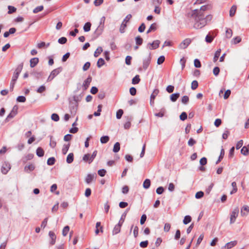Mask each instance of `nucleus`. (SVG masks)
<instances>
[{"label": "nucleus", "mask_w": 249, "mask_h": 249, "mask_svg": "<svg viewBox=\"0 0 249 249\" xmlns=\"http://www.w3.org/2000/svg\"><path fill=\"white\" fill-rule=\"evenodd\" d=\"M179 95L180 94L179 93H173L170 96V100L173 102H176L179 98Z\"/></svg>", "instance_id": "b1692460"}, {"label": "nucleus", "mask_w": 249, "mask_h": 249, "mask_svg": "<svg viewBox=\"0 0 249 249\" xmlns=\"http://www.w3.org/2000/svg\"><path fill=\"white\" fill-rule=\"evenodd\" d=\"M151 59V53H149L148 57L147 58H145L143 61L142 67H143V69L144 70H146L148 68V67L150 63Z\"/></svg>", "instance_id": "9d476101"}, {"label": "nucleus", "mask_w": 249, "mask_h": 249, "mask_svg": "<svg viewBox=\"0 0 249 249\" xmlns=\"http://www.w3.org/2000/svg\"><path fill=\"white\" fill-rule=\"evenodd\" d=\"M191 42V39L190 38H186L184 39L179 46L180 49H184L186 48Z\"/></svg>", "instance_id": "9b49d317"}, {"label": "nucleus", "mask_w": 249, "mask_h": 249, "mask_svg": "<svg viewBox=\"0 0 249 249\" xmlns=\"http://www.w3.org/2000/svg\"><path fill=\"white\" fill-rule=\"evenodd\" d=\"M236 6L235 5H233L230 11V16L232 17H233L236 12Z\"/></svg>", "instance_id": "c9c22d12"}, {"label": "nucleus", "mask_w": 249, "mask_h": 249, "mask_svg": "<svg viewBox=\"0 0 249 249\" xmlns=\"http://www.w3.org/2000/svg\"><path fill=\"white\" fill-rule=\"evenodd\" d=\"M105 19L106 18L104 16L100 18V24L95 31V33L98 36L101 35L103 31Z\"/></svg>", "instance_id": "7ed1b4c3"}, {"label": "nucleus", "mask_w": 249, "mask_h": 249, "mask_svg": "<svg viewBox=\"0 0 249 249\" xmlns=\"http://www.w3.org/2000/svg\"><path fill=\"white\" fill-rule=\"evenodd\" d=\"M70 147V144H64L62 149L63 154L65 155L67 153Z\"/></svg>", "instance_id": "4c0bfd02"}, {"label": "nucleus", "mask_w": 249, "mask_h": 249, "mask_svg": "<svg viewBox=\"0 0 249 249\" xmlns=\"http://www.w3.org/2000/svg\"><path fill=\"white\" fill-rule=\"evenodd\" d=\"M18 77L17 76V75H15L13 74V76L12 77V80H11V82L10 83V89L11 91H12L13 90L15 83H16L17 79L18 78Z\"/></svg>", "instance_id": "6ab92c4d"}, {"label": "nucleus", "mask_w": 249, "mask_h": 249, "mask_svg": "<svg viewBox=\"0 0 249 249\" xmlns=\"http://www.w3.org/2000/svg\"><path fill=\"white\" fill-rule=\"evenodd\" d=\"M43 6L40 5L36 7L33 10V13L35 14L39 12H40L43 10Z\"/></svg>", "instance_id": "3c124183"}, {"label": "nucleus", "mask_w": 249, "mask_h": 249, "mask_svg": "<svg viewBox=\"0 0 249 249\" xmlns=\"http://www.w3.org/2000/svg\"><path fill=\"white\" fill-rule=\"evenodd\" d=\"M241 153L245 156L248 155L249 154L248 148L246 146L243 147L241 149Z\"/></svg>", "instance_id": "c03bdc74"}, {"label": "nucleus", "mask_w": 249, "mask_h": 249, "mask_svg": "<svg viewBox=\"0 0 249 249\" xmlns=\"http://www.w3.org/2000/svg\"><path fill=\"white\" fill-rule=\"evenodd\" d=\"M91 26V24L90 22H86L83 27L84 31L86 32H88L90 30Z\"/></svg>", "instance_id": "a878e982"}, {"label": "nucleus", "mask_w": 249, "mask_h": 249, "mask_svg": "<svg viewBox=\"0 0 249 249\" xmlns=\"http://www.w3.org/2000/svg\"><path fill=\"white\" fill-rule=\"evenodd\" d=\"M165 112V109L164 108H162L160 112L155 113V115L158 117H162L164 116Z\"/></svg>", "instance_id": "a19ab883"}, {"label": "nucleus", "mask_w": 249, "mask_h": 249, "mask_svg": "<svg viewBox=\"0 0 249 249\" xmlns=\"http://www.w3.org/2000/svg\"><path fill=\"white\" fill-rule=\"evenodd\" d=\"M94 178V175L92 174H88L86 178V182L88 184L91 183Z\"/></svg>", "instance_id": "cd10ccee"}, {"label": "nucleus", "mask_w": 249, "mask_h": 249, "mask_svg": "<svg viewBox=\"0 0 249 249\" xmlns=\"http://www.w3.org/2000/svg\"><path fill=\"white\" fill-rule=\"evenodd\" d=\"M105 63V60L102 58H100L97 61V66L98 68H101Z\"/></svg>", "instance_id": "37998d69"}, {"label": "nucleus", "mask_w": 249, "mask_h": 249, "mask_svg": "<svg viewBox=\"0 0 249 249\" xmlns=\"http://www.w3.org/2000/svg\"><path fill=\"white\" fill-rule=\"evenodd\" d=\"M70 230V227L68 226H65L62 231V234L64 236H66Z\"/></svg>", "instance_id": "de8ad7c7"}, {"label": "nucleus", "mask_w": 249, "mask_h": 249, "mask_svg": "<svg viewBox=\"0 0 249 249\" xmlns=\"http://www.w3.org/2000/svg\"><path fill=\"white\" fill-rule=\"evenodd\" d=\"M36 155L39 157H42L44 156V151L41 147H38L36 151Z\"/></svg>", "instance_id": "393cba45"}, {"label": "nucleus", "mask_w": 249, "mask_h": 249, "mask_svg": "<svg viewBox=\"0 0 249 249\" xmlns=\"http://www.w3.org/2000/svg\"><path fill=\"white\" fill-rule=\"evenodd\" d=\"M232 31L231 29H227L226 31V36L227 38H230L232 36Z\"/></svg>", "instance_id": "603ef678"}, {"label": "nucleus", "mask_w": 249, "mask_h": 249, "mask_svg": "<svg viewBox=\"0 0 249 249\" xmlns=\"http://www.w3.org/2000/svg\"><path fill=\"white\" fill-rule=\"evenodd\" d=\"M210 7L211 6L209 5H203L201 7L199 10L195 9L193 10L191 15V19L193 20L196 19V17H198V14H201V15H204L203 12L209 9Z\"/></svg>", "instance_id": "f03ea898"}, {"label": "nucleus", "mask_w": 249, "mask_h": 249, "mask_svg": "<svg viewBox=\"0 0 249 249\" xmlns=\"http://www.w3.org/2000/svg\"><path fill=\"white\" fill-rule=\"evenodd\" d=\"M221 50L220 49H218L214 53L213 61L215 62L218 60L221 53Z\"/></svg>", "instance_id": "bb28decb"}, {"label": "nucleus", "mask_w": 249, "mask_h": 249, "mask_svg": "<svg viewBox=\"0 0 249 249\" xmlns=\"http://www.w3.org/2000/svg\"><path fill=\"white\" fill-rule=\"evenodd\" d=\"M67 41V39L65 37H61L58 40V42L61 44H64Z\"/></svg>", "instance_id": "6e6d98bb"}, {"label": "nucleus", "mask_w": 249, "mask_h": 249, "mask_svg": "<svg viewBox=\"0 0 249 249\" xmlns=\"http://www.w3.org/2000/svg\"><path fill=\"white\" fill-rule=\"evenodd\" d=\"M237 242L236 241H231L230 242L227 243L225 245V247L227 248V249H230L232 247H234V246H235Z\"/></svg>", "instance_id": "c85d7f7f"}, {"label": "nucleus", "mask_w": 249, "mask_h": 249, "mask_svg": "<svg viewBox=\"0 0 249 249\" xmlns=\"http://www.w3.org/2000/svg\"><path fill=\"white\" fill-rule=\"evenodd\" d=\"M160 41L159 40L154 41L152 43H149L148 45H150L149 49L154 50L158 48L159 46Z\"/></svg>", "instance_id": "ddd939ff"}, {"label": "nucleus", "mask_w": 249, "mask_h": 249, "mask_svg": "<svg viewBox=\"0 0 249 249\" xmlns=\"http://www.w3.org/2000/svg\"><path fill=\"white\" fill-rule=\"evenodd\" d=\"M8 9L9 10L8 11V14H12V13L15 12L17 10L16 8H15L14 6H10V5H9L8 6Z\"/></svg>", "instance_id": "a18cd8bd"}, {"label": "nucleus", "mask_w": 249, "mask_h": 249, "mask_svg": "<svg viewBox=\"0 0 249 249\" xmlns=\"http://www.w3.org/2000/svg\"><path fill=\"white\" fill-rule=\"evenodd\" d=\"M198 17H196V19L194 20V27L196 29H201L204 27L208 21H210L212 19L211 15H208L206 16L205 15L198 14Z\"/></svg>", "instance_id": "f257e3e1"}, {"label": "nucleus", "mask_w": 249, "mask_h": 249, "mask_svg": "<svg viewBox=\"0 0 249 249\" xmlns=\"http://www.w3.org/2000/svg\"><path fill=\"white\" fill-rule=\"evenodd\" d=\"M140 81V78L139 75H136L132 80V83L133 84H137Z\"/></svg>", "instance_id": "e433bc0d"}, {"label": "nucleus", "mask_w": 249, "mask_h": 249, "mask_svg": "<svg viewBox=\"0 0 249 249\" xmlns=\"http://www.w3.org/2000/svg\"><path fill=\"white\" fill-rule=\"evenodd\" d=\"M18 107L17 106H14L12 111L7 116L5 119V122H8L10 119L14 117L18 113Z\"/></svg>", "instance_id": "0eeeda50"}, {"label": "nucleus", "mask_w": 249, "mask_h": 249, "mask_svg": "<svg viewBox=\"0 0 249 249\" xmlns=\"http://www.w3.org/2000/svg\"><path fill=\"white\" fill-rule=\"evenodd\" d=\"M179 118L181 121H184L187 118V114L185 112H183L179 116Z\"/></svg>", "instance_id": "bf43d9fd"}, {"label": "nucleus", "mask_w": 249, "mask_h": 249, "mask_svg": "<svg viewBox=\"0 0 249 249\" xmlns=\"http://www.w3.org/2000/svg\"><path fill=\"white\" fill-rule=\"evenodd\" d=\"M198 86V84L197 81L196 80H194L192 82L191 89L193 90H195L197 88Z\"/></svg>", "instance_id": "8fccbe9b"}, {"label": "nucleus", "mask_w": 249, "mask_h": 249, "mask_svg": "<svg viewBox=\"0 0 249 249\" xmlns=\"http://www.w3.org/2000/svg\"><path fill=\"white\" fill-rule=\"evenodd\" d=\"M49 235L51 239V241H50V244L52 245H54L55 243L56 240V235L52 231H50L49 232Z\"/></svg>", "instance_id": "2eb2a0df"}, {"label": "nucleus", "mask_w": 249, "mask_h": 249, "mask_svg": "<svg viewBox=\"0 0 249 249\" xmlns=\"http://www.w3.org/2000/svg\"><path fill=\"white\" fill-rule=\"evenodd\" d=\"M10 169V164L8 162L5 161L2 165L1 172L3 174H6Z\"/></svg>", "instance_id": "6e6552de"}, {"label": "nucleus", "mask_w": 249, "mask_h": 249, "mask_svg": "<svg viewBox=\"0 0 249 249\" xmlns=\"http://www.w3.org/2000/svg\"><path fill=\"white\" fill-rule=\"evenodd\" d=\"M35 168V166L33 164H30L28 165H26L24 167V171L26 172L29 173L33 171Z\"/></svg>", "instance_id": "aec40b11"}, {"label": "nucleus", "mask_w": 249, "mask_h": 249, "mask_svg": "<svg viewBox=\"0 0 249 249\" xmlns=\"http://www.w3.org/2000/svg\"><path fill=\"white\" fill-rule=\"evenodd\" d=\"M159 93V90L158 89H155L153 91L150 96V104L151 105L154 104V100Z\"/></svg>", "instance_id": "4468645a"}, {"label": "nucleus", "mask_w": 249, "mask_h": 249, "mask_svg": "<svg viewBox=\"0 0 249 249\" xmlns=\"http://www.w3.org/2000/svg\"><path fill=\"white\" fill-rule=\"evenodd\" d=\"M204 196V193L202 191H199L196 194L195 197L197 199L202 198Z\"/></svg>", "instance_id": "680f3d73"}, {"label": "nucleus", "mask_w": 249, "mask_h": 249, "mask_svg": "<svg viewBox=\"0 0 249 249\" xmlns=\"http://www.w3.org/2000/svg\"><path fill=\"white\" fill-rule=\"evenodd\" d=\"M123 223L124 220H123L122 222L119 221V223L115 226L112 231L113 235L116 234L120 232L121 226Z\"/></svg>", "instance_id": "1a4fd4ad"}, {"label": "nucleus", "mask_w": 249, "mask_h": 249, "mask_svg": "<svg viewBox=\"0 0 249 249\" xmlns=\"http://www.w3.org/2000/svg\"><path fill=\"white\" fill-rule=\"evenodd\" d=\"M120 149V144L119 142H116L113 146V151L114 153H117L119 151Z\"/></svg>", "instance_id": "7c9ffc66"}, {"label": "nucleus", "mask_w": 249, "mask_h": 249, "mask_svg": "<svg viewBox=\"0 0 249 249\" xmlns=\"http://www.w3.org/2000/svg\"><path fill=\"white\" fill-rule=\"evenodd\" d=\"M103 52V49L101 47H99L95 51L94 56L96 57H98L99 54Z\"/></svg>", "instance_id": "ea45409f"}, {"label": "nucleus", "mask_w": 249, "mask_h": 249, "mask_svg": "<svg viewBox=\"0 0 249 249\" xmlns=\"http://www.w3.org/2000/svg\"><path fill=\"white\" fill-rule=\"evenodd\" d=\"M239 211V208L238 207H236L232 211L230 216V224H231L235 222L236 218L238 215Z\"/></svg>", "instance_id": "39448f33"}, {"label": "nucleus", "mask_w": 249, "mask_h": 249, "mask_svg": "<svg viewBox=\"0 0 249 249\" xmlns=\"http://www.w3.org/2000/svg\"><path fill=\"white\" fill-rule=\"evenodd\" d=\"M55 159L54 157L49 158L47 160V164L49 165H53L54 164Z\"/></svg>", "instance_id": "58836bf2"}, {"label": "nucleus", "mask_w": 249, "mask_h": 249, "mask_svg": "<svg viewBox=\"0 0 249 249\" xmlns=\"http://www.w3.org/2000/svg\"><path fill=\"white\" fill-rule=\"evenodd\" d=\"M194 65L195 67L199 68L201 66L200 61L198 59H195L194 60Z\"/></svg>", "instance_id": "052dcab7"}, {"label": "nucleus", "mask_w": 249, "mask_h": 249, "mask_svg": "<svg viewBox=\"0 0 249 249\" xmlns=\"http://www.w3.org/2000/svg\"><path fill=\"white\" fill-rule=\"evenodd\" d=\"M90 66V63L89 62H86L83 67V70L84 71H87Z\"/></svg>", "instance_id": "69168bd1"}, {"label": "nucleus", "mask_w": 249, "mask_h": 249, "mask_svg": "<svg viewBox=\"0 0 249 249\" xmlns=\"http://www.w3.org/2000/svg\"><path fill=\"white\" fill-rule=\"evenodd\" d=\"M18 102L24 103L26 101V98L23 96H19L17 98Z\"/></svg>", "instance_id": "0e129e2a"}, {"label": "nucleus", "mask_w": 249, "mask_h": 249, "mask_svg": "<svg viewBox=\"0 0 249 249\" xmlns=\"http://www.w3.org/2000/svg\"><path fill=\"white\" fill-rule=\"evenodd\" d=\"M51 119L55 122H57L59 120V117L57 114L53 113L51 116Z\"/></svg>", "instance_id": "13d9d810"}, {"label": "nucleus", "mask_w": 249, "mask_h": 249, "mask_svg": "<svg viewBox=\"0 0 249 249\" xmlns=\"http://www.w3.org/2000/svg\"><path fill=\"white\" fill-rule=\"evenodd\" d=\"M123 113H124V111L122 109H119L116 112V118L118 119H121L123 114Z\"/></svg>", "instance_id": "5fc2aeb1"}, {"label": "nucleus", "mask_w": 249, "mask_h": 249, "mask_svg": "<svg viewBox=\"0 0 249 249\" xmlns=\"http://www.w3.org/2000/svg\"><path fill=\"white\" fill-rule=\"evenodd\" d=\"M224 154H225L224 150L223 148H222L221 150V151H220V156H219V157L218 158V159L216 161V164H218L222 160V159L224 157Z\"/></svg>", "instance_id": "473e14b6"}, {"label": "nucleus", "mask_w": 249, "mask_h": 249, "mask_svg": "<svg viewBox=\"0 0 249 249\" xmlns=\"http://www.w3.org/2000/svg\"><path fill=\"white\" fill-rule=\"evenodd\" d=\"M165 60V57L163 55L160 56L157 60V63L159 65H160L163 63Z\"/></svg>", "instance_id": "e2e57ef3"}, {"label": "nucleus", "mask_w": 249, "mask_h": 249, "mask_svg": "<svg viewBox=\"0 0 249 249\" xmlns=\"http://www.w3.org/2000/svg\"><path fill=\"white\" fill-rule=\"evenodd\" d=\"M192 220V218L190 215H186L184 217V218L183 220V222L184 224L186 225L190 223Z\"/></svg>", "instance_id": "f704fd0d"}, {"label": "nucleus", "mask_w": 249, "mask_h": 249, "mask_svg": "<svg viewBox=\"0 0 249 249\" xmlns=\"http://www.w3.org/2000/svg\"><path fill=\"white\" fill-rule=\"evenodd\" d=\"M74 155L72 153H69L67 157L66 161L68 163H71L73 161Z\"/></svg>", "instance_id": "4be33fe9"}, {"label": "nucleus", "mask_w": 249, "mask_h": 249, "mask_svg": "<svg viewBox=\"0 0 249 249\" xmlns=\"http://www.w3.org/2000/svg\"><path fill=\"white\" fill-rule=\"evenodd\" d=\"M102 105H99L98 106V110L97 111L95 112L93 114V115L95 116H99L100 115V112L102 111Z\"/></svg>", "instance_id": "79ce46f5"}, {"label": "nucleus", "mask_w": 249, "mask_h": 249, "mask_svg": "<svg viewBox=\"0 0 249 249\" xmlns=\"http://www.w3.org/2000/svg\"><path fill=\"white\" fill-rule=\"evenodd\" d=\"M145 29V24L144 23H142L141 24V25L138 28V31L140 33H142L144 32Z\"/></svg>", "instance_id": "338daca9"}, {"label": "nucleus", "mask_w": 249, "mask_h": 249, "mask_svg": "<svg viewBox=\"0 0 249 249\" xmlns=\"http://www.w3.org/2000/svg\"><path fill=\"white\" fill-rule=\"evenodd\" d=\"M132 119L131 117H127L126 119V122L124 124V127L125 129H129L131 126V121Z\"/></svg>", "instance_id": "412c9836"}, {"label": "nucleus", "mask_w": 249, "mask_h": 249, "mask_svg": "<svg viewBox=\"0 0 249 249\" xmlns=\"http://www.w3.org/2000/svg\"><path fill=\"white\" fill-rule=\"evenodd\" d=\"M189 101V98L188 96L184 95L182 97L181 102L184 104H187Z\"/></svg>", "instance_id": "4d7b16f0"}, {"label": "nucleus", "mask_w": 249, "mask_h": 249, "mask_svg": "<svg viewBox=\"0 0 249 249\" xmlns=\"http://www.w3.org/2000/svg\"><path fill=\"white\" fill-rule=\"evenodd\" d=\"M53 137L52 136H50V146L53 148L56 146V142L55 141L53 140Z\"/></svg>", "instance_id": "864d4df0"}, {"label": "nucleus", "mask_w": 249, "mask_h": 249, "mask_svg": "<svg viewBox=\"0 0 249 249\" xmlns=\"http://www.w3.org/2000/svg\"><path fill=\"white\" fill-rule=\"evenodd\" d=\"M220 72V69L218 67H215L213 69V73L215 76H217Z\"/></svg>", "instance_id": "774afa93"}, {"label": "nucleus", "mask_w": 249, "mask_h": 249, "mask_svg": "<svg viewBox=\"0 0 249 249\" xmlns=\"http://www.w3.org/2000/svg\"><path fill=\"white\" fill-rule=\"evenodd\" d=\"M157 28V25L156 23H152L150 26L149 29L147 31L146 34H149L152 31H154L156 30Z\"/></svg>", "instance_id": "5701e85b"}, {"label": "nucleus", "mask_w": 249, "mask_h": 249, "mask_svg": "<svg viewBox=\"0 0 249 249\" xmlns=\"http://www.w3.org/2000/svg\"><path fill=\"white\" fill-rule=\"evenodd\" d=\"M151 184V181L149 179H146L143 183V187L145 189H148Z\"/></svg>", "instance_id": "c756f323"}, {"label": "nucleus", "mask_w": 249, "mask_h": 249, "mask_svg": "<svg viewBox=\"0 0 249 249\" xmlns=\"http://www.w3.org/2000/svg\"><path fill=\"white\" fill-rule=\"evenodd\" d=\"M109 140V137L108 136H104L100 138V142L102 143H106Z\"/></svg>", "instance_id": "2f4dec72"}, {"label": "nucleus", "mask_w": 249, "mask_h": 249, "mask_svg": "<svg viewBox=\"0 0 249 249\" xmlns=\"http://www.w3.org/2000/svg\"><path fill=\"white\" fill-rule=\"evenodd\" d=\"M62 68L59 67L57 69H55L52 71L50 75L48 78L47 81H52L56 75H57L61 71Z\"/></svg>", "instance_id": "423d86ee"}, {"label": "nucleus", "mask_w": 249, "mask_h": 249, "mask_svg": "<svg viewBox=\"0 0 249 249\" xmlns=\"http://www.w3.org/2000/svg\"><path fill=\"white\" fill-rule=\"evenodd\" d=\"M136 43L137 45H141L143 42V39L140 36H137L135 37Z\"/></svg>", "instance_id": "72a5a7b5"}, {"label": "nucleus", "mask_w": 249, "mask_h": 249, "mask_svg": "<svg viewBox=\"0 0 249 249\" xmlns=\"http://www.w3.org/2000/svg\"><path fill=\"white\" fill-rule=\"evenodd\" d=\"M241 41V38L240 36H236L232 39L231 42L234 44L239 43Z\"/></svg>", "instance_id": "49530a36"}, {"label": "nucleus", "mask_w": 249, "mask_h": 249, "mask_svg": "<svg viewBox=\"0 0 249 249\" xmlns=\"http://www.w3.org/2000/svg\"><path fill=\"white\" fill-rule=\"evenodd\" d=\"M97 154V151L96 150H95L94 151H93L92 155H90V159H89V163H90L91 162H92V161L93 160L94 158L96 157Z\"/></svg>", "instance_id": "09e8293b"}, {"label": "nucleus", "mask_w": 249, "mask_h": 249, "mask_svg": "<svg viewBox=\"0 0 249 249\" xmlns=\"http://www.w3.org/2000/svg\"><path fill=\"white\" fill-rule=\"evenodd\" d=\"M132 18V15L131 14L127 15L123 21L120 27V32L121 33H124L125 32V28L126 27V24L128 22H129V20Z\"/></svg>", "instance_id": "20e7f679"}, {"label": "nucleus", "mask_w": 249, "mask_h": 249, "mask_svg": "<svg viewBox=\"0 0 249 249\" xmlns=\"http://www.w3.org/2000/svg\"><path fill=\"white\" fill-rule=\"evenodd\" d=\"M39 62V59L37 57H34L32 58L30 61V67L31 68L35 67Z\"/></svg>", "instance_id": "a211bd4d"}, {"label": "nucleus", "mask_w": 249, "mask_h": 249, "mask_svg": "<svg viewBox=\"0 0 249 249\" xmlns=\"http://www.w3.org/2000/svg\"><path fill=\"white\" fill-rule=\"evenodd\" d=\"M92 81V77L89 75L88 78L84 81L83 83V88L84 90H86L89 88L90 83Z\"/></svg>", "instance_id": "f8f14e48"}, {"label": "nucleus", "mask_w": 249, "mask_h": 249, "mask_svg": "<svg viewBox=\"0 0 249 249\" xmlns=\"http://www.w3.org/2000/svg\"><path fill=\"white\" fill-rule=\"evenodd\" d=\"M249 212V207L248 206L244 205L241 208V214L242 216H246Z\"/></svg>", "instance_id": "dca6fc26"}, {"label": "nucleus", "mask_w": 249, "mask_h": 249, "mask_svg": "<svg viewBox=\"0 0 249 249\" xmlns=\"http://www.w3.org/2000/svg\"><path fill=\"white\" fill-rule=\"evenodd\" d=\"M23 66V63L19 64L16 68L15 71L14 72V75H17L18 77L20 72L21 71Z\"/></svg>", "instance_id": "f3484780"}]
</instances>
